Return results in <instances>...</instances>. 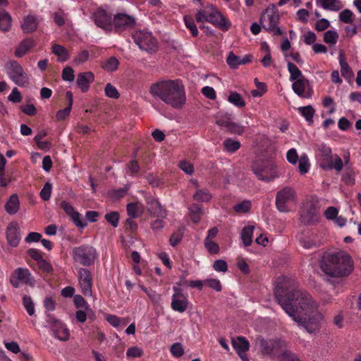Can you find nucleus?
Instances as JSON below:
<instances>
[{
  "label": "nucleus",
  "instance_id": "nucleus-1",
  "mask_svg": "<svg viewBox=\"0 0 361 361\" xmlns=\"http://www.w3.org/2000/svg\"><path fill=\"white\" fill-rule=\"evenodd\" d=\"M274 295L283 310L300 327L310 334L319 330L324 317L317 310L318 304L309 293L298 289L294 279L283 276L279 277Z\"/></svg>",
  "mask_w": 361,
  "mask_h": 361
},
{
  "label": "nucleus",
  "instance_id": "nucleus-2",
  "mask_svg": "<svg viewBox=\"0 0 361 361\" xmlns=\"http://www.w3.org/2000/svg\"><path fill=\"white\" fill-rule=\"evenodd\" d=\"M351 257L343 251L331 253L324 257L321 267L322 271L332 277H345L353 270Z\"/></svg>",
  "mask_w": 361,
  "mask_h": 361
},
{
  "label": "nucleus",
  "instance_id": "nucleus-3",
  "mask_svg": "<svg viewBox=\"0 0 361 361\" xmlns=\"http://www.w3.org/2000/svg\"><path fill=\"white\" fill-rule=\"evenodd\" d=\"M255 345L258 353L263 357L273 360L281 355L282 361H300L296 355L290 351L282 353L286 346V342L279 338H268L258 336Z\"/></svg>",
  "mask_w": 361,
  "mask_h": 361
},
{
  "label": "nucleus",
  "instance_id": "nucleus-4",
  "mask_svg": "<svg viewBox=\"0 0 361 361\" xmlns=\"http://www.w3.org/2000/svg\"><path fill=\"white\" fill-rule=\"evenodd\" d=\"M149 92L174 109L180 107V91L178 80H169L154 83L149 88Z\"/></svg>",
  "mask_w": 361,
  "mask_h": 361
},
{
  "label": "nucleus",
  "instance_id": "nucleus-5",
  "mask_svg": "<svg viewBox=\"0 0 361 361\" xmlns=\"http://www.w3.org/2000/svg\"><path fill=\"white\" fill-rule=\"evenodd\" d=\"M252 171L259 180L269 182L279 176L276 164L271 159H258L252 164Z\"/></svg>",
  "mask_w": 361,
  "mask_h": 361
},
{
  "label": "nucleus",
  "instance_id": "nucleus-6",
  "mask_svg": "<svg viewBox=\"0 0 361 361\" xmlns=\"http://www.w3.org/2000/svg\"><path fill=\"white\" fill-rule=\"evenodd\" d=\"M279 15L277 8L271 5L266 8L260 18V25L273 35H281L282 31L278 26Z\"/></svg>",
  "mask_w": 361,
  "mask_h": 361
},
{
  "label": "nucleus",
  "instance_id": "nucleus-7",
  "mask_svg": "<svg viewBox=\"0 0 361 361\" xmlns=\"http://www.w3.org/2000/svg\"><path fill=\"white\" fill-rule=\"evenodd\" d=\"M209 11H210L209 18H204L203 15L204 13H197V21L198 23L208 22L222 31H227L229 30L231 26V21L218 9L214 6L210 7V8H209Z\"/></svg>",
  "mask_w": 361,
  "mask_h": 361
},
{
  "label": "nucleus",
  "instance_id": "nucleus-8",
  "mask_svg": "<svg viewBox=\"0 0 361 361\" xmlns=\"http://www.w3.org/2000/svg\"><path fill=\"white\" fill-rule=\"evenodd\" d=\"M320 207L319 202L314 198L307 201L300 213V220L305 225H314L319 221Z\"/></svg>",
  "mask_w": 361,
  "mask_h": 361
},
{
  "label": "nucleus",
  "instance_id": "nucleus-9",
  "mask_svg": "<svg viewBox=\"0 0 361 361\" xmlns=\"http://www.w3.org/2000/svg\"><path fill=\"white\" fill-rule=\"evenodd\" d=\"M72 256L75 262L88 267L94 263L97 253L94 247L90 245H82L73 248Z\"/></svg>",
  "mask_w": 361,
  "mask_h": 361
},
{
  "label": "nucleus",
  "instance_id": "nucleus-10",
  "mask_svg": "<svg viewBox=\"0 0 361 361\" xmlns=\"http://www.w3.org/2000/svg\"><path fill=\"white\" fill-rule=\"evenodd\" d=\"M132 37L138 47L147 52H155L157 47L156 39L147 30H137L132 33Z\"/></svg>",
  "mask_w": 361,
  "mask_h": 361
},
{
  "label": "nucleus",
  "instance_id": "nucleus-11",
  "mask_svg": "<svg viewBox=\"0 0 361 361\" xmlns=\"http://www.w3.org/2000/svg\"><path fill=\"white\" fill-rule=\"evenodd\" d=\"M296 200V195L293 188L285 187L278 191L276 196V206L281 212H288L290 209V205L294 204Z\"/></svg>",
  "mask_w": 361,
  "mask_h": 361
},
{
  "label": "nucleus",
  "instance_id": "nucleus-12",
  "mask_svg": "<svg viewBox=\"0 0 361 361\" xmlns=\"http://www.w3.org/2000/svg\"><path fill=\"white\" fill-rule=\"evenodd\" d=\"M7 68L8 75L15 84L20 87H25L28 85V75L20 63L16 61H11Z\"/></svg>",
  "mask_w": 361,
  "mask_h": 361
},
{
  "label": "nucleus",
  "instance_id": "nucleus-13",
  "mask_svg": "<svg viewBox=\"0 0 361 361\" xmlns=\"http://www.w3.org/2000/svg\"><path fill=\"white\" fill-rule=\"evenodd\" d=\"M10 283L14 288H19L23 284L32 287L35 285V279L28 269L19 267L11 274Z\"/></svg>",
  "mask_w": 361,
  "mask_h": 361
},
{
  "label": "nucleus",
  "instance_id": "nucleus-14",
  "mask_svg": "<svg viewBox=\"0 0 361 361\" xmlns=\"http://www.w3.org/2000/svg\"><path fill=\"white\" fill-rule=\"evenodd\" d=\"M135 23L136 20L133 16L119 13L113 18V27L116 32L121 33L126 30L133 28Z\"/></svg>",
  "mask_w": 361,
  "mask_h": 361
},
{
  "label": "nucleus",
  "instance_id": "nucleus-15",
  "mask_svg": "<svg viewBox=\"0 0 361 361\" xmlns=\"http://www.w3.org/2000/svg\"><path fill=\"white\" fill-rule=\"evenodd\" d=\"M78 279L82 293L86 296L92 295V276L91 272L85 268L78 270Z\"/></svg>",
  "mask_w": 361,
  "mask_h": 361
},
{
  "label": "nucleus",
  "instance_id": "nucleus-16",
  "mask_svg": "<svg viewBox=\"0 0 361 361\" xmlns=\"http://www.w3.org/2000/svg\"><path fill=\"white\" fill-rule=\"evenodd\" d=\"M47 322L50 324L54 335L60 341H66L69 339L70 333L66 325L52 317H48Z\"/></svg>",
  "mask_w": 361,
  "mask_h": 361
},
{
  "label": "nucleus",
  "instance_id": "nucleus-17",
  "mask_svg": "<svg viewBox=\"0 0 361 361\" xmlns=\"http://www.w3.org/2000/svg\"><path fill=\"white\" fill-rule=\"evenodd\" d=\"M292 89L300 97L310 98L312 97V90L309 80L305 78L293 81Z\"/></svg>",
  "mask_w": 361,
  "mask_h": 361
},
{
  "label": "nucleus",
  "instance_id": "nucleus-18",
  "mask_svg": "<svg viewBox=\"0 0 361 361\" xmlns=\"http://www.w3.org/2000/svg\"><path fill=\"white\" fill-rule=\"evenodd\" d=\"M93 18L94 23L98 27L105 30H111L113 28V18L105 10H97L94 12Z\"/></svg>",
  "mask_w": 361,
  "mask_h": 361
},
{
  "label": "nucleus",
  "instance_id": "nucleus-19",
  "mask_svg": "<svg viewBox=\"0 0 361 361\" xmlns=\"http://www.w3.org/2000/svg\"><path fill=\"white\" fill-rule=\"evenodd\" d=\"M216 124L231 133L241 134L243 132V127L233 122L228 114L219 117L216 120Z\"/></svg>",
  "mask_w": 361,
  "mask_h": 361
},
{
  "label": "nucleus",
  "instance_id": "nucleus-20",
  "mask_svg": "<svg viewBox=\"0 0 361 361\" xmlns=\"http://www.w3.org/2000/svg\"><path fill=\"white\" fill-rule=\"evenodd\" d=\"M6 235L10 246L16 247L18 245L21 236L20 228L16 223L12 222L8 224L6 228Z\"/></svg>",
  "mask_w": 361,
  "mask_h": 361
},
{
  "label": "nucleus",
  "instance_id": "nucleus-21",
  "mask_svg": "<svg viewBox=\"0 0 361 361\" xmlns=\"http://www.w3.org/2000/svg\"><path fill=\"white\" fill-rule=\"evenodd\" d=\"M39 22L37 16L29 14L23 18L20 26L25 33H32L37 30Z\"/></svg>",
  "mask_w": 361,
  "mask_h": 361
},
{
  "label": "nucleus",
  "instance_id": "nucleus-22",
  "mask_svg": "<svg viewBox=\"0 0 361 361\" xmlns=\"http://www.w3.org/2000/svg\"><path fill=\"white\" fill-rule=\"evenodd\" d=\"M252 56L245 55L240 57L235 55L233 52H230L226 59L228 66L232 69H237L240 65L248 63L251 61Z\"/></svg>",
  "mask_w": 361,
  "mask_h": 361
},
{
  "label": "nucleus",
  "instance_id": "nucleus-23",
  "mask_svg": "<svg viewBox=\"0 0 361 361\" xmlns=\"http://www.w3.org/2000/svg\"><path fill=\"white\" fill-rule=\"evenodd\" d=\"M94 79V75L92 72L80 73L78 75L76 82L81 91L86 92Z\"/></svg>",
  "mask_w": 361,
  "mask_h": 361
},
{
  "label": "nucleus",
  "instance_id": "nucleus-24",
  "mask_svg": "<svg viewBox=\"0 0 361 361\" xmlns=\"http://www.w3.org/2000/svg\"><path fill=\"white\" fill-rule=\"evenodd\" d=\"M148 204V210L150 214L159 218H165L166 216V212L161 204L154 198H149L147 201Z\"/></svg>",
  "mask_w": 361,
  "mask_h": 361
},
{
  "label": "nucleus",
  "instance_id": "nucleus-25",
  "mask_svg": "<svg viewBox=\"0 0 361 361\" xmlns=\"http://www.w3.org/2000/svg\"><path fill=\"white\" fill-rule=\"evenodd\" d=\"M35 46V42L32 38H25L17 47L15 51L16 56L18 58L23 57L30 49H31Z\"/></svg>",
  "mask_w": 361,
  "mask_h": 361
},
{
  "label": "nucleus",
  "instance_id": "nucleus-26",
  "mask_svg": "<svg viewBox=\"0 0 361 361\" xmlns=\"http://www.w3.org/2000/svg\"><path fill=\"white\" fill-rule=\"evenodd\" d=\"M232 345L236 353H246L250 348L249 341L243 336H238L232 339Z\"/></svg>",
  "mask_w": 361,
  "mask_h": 361
},
{
  "label": "nucleus",
  "instance_id": "nucleus-27",
  "mask_svg": "<svg viewBox=\"0 0 361 361\" xmlns=\"http://www.w3.org/2000/svg\"><path fill=\"white\" fill-rule=\"evenodd\" d=\"M20 207V201L17 194H13L10 196L5 205L6 212L11 215L18 212Z\"/></svg>",
  "mask_w": 361,
  "mask_h": 361
},
{
  "label": "nucleus",
  "instance_id": "nucleus-28",
  "mask_svg": "<svg viewBox=\"0 0 361 361\" xmlns=\"http://www.w3.org/2000/svg\"><path fill=\"white\" fill-rule=\"evenodd\" d=\"M317 4L325 10L333 11H338L343 7L339 0H317Z\"/></svg>",
  "mask_w": 361,
  "mask_h": 361
},
{
  "label": "nucleus",
  "instance_id": "nucleus-29",
  "mask_svg": "<svg viewBox=\"0 0 361 361\" xmlns=\"http://www.w3.org/2000/svg\"><path fill=\"white\" fill-rule=\"evenodd\" d=\"M66 96L68 100V106L65 109H61L57 111L56 117L58 121L65 120L69 116V114L71 111V109H72L73 100V94H72L71 92L68 91L66 94Z\"/></svg>",
  "mask_w": 361,
  "mask_h": 361
},
{
  "label": "nucleus",
  "instance_id": "nucleus-30",
  "mask_svg": "<svg viewBox=\"0 0 361 361\" xmlns=\"http://www.w3.org/2000/svg\"><path fill=\"white\" fill-rule=\"evenodd\" d=\"M255 227L253 226H245L241 231L240 238L245 247L250 246L252 242V234Z\"/></svg>",
  "mask_w": 361,
  "mask_h": 361
},
{
  "label": "nucleus",
  "instance_id": "nucleus-31",
  "mask_svg": "<svg viewBox=\"0 0 361 361\" xmlns=\"http://www.w3.org/2000/svg\"><path fill=\"white\" fill-rule=\"evenodd\" d=\"M52 52L58 56V61L60 62L66 61L70 57L68 49L60 44H54L52 47Z\"/></svg>",
  "mask_w": 361,
  "mask_h": 361
},
{
  "label": "nucleus",
  "instance_id": "nucleus-32",
  "mask_svg": "<svg viewBox=\"0 0 361 361\" xmlns=\"http://www.w3.org/2000/svg\"><path fill=\"white\" fill-rule=\"evenodd\" d=\"M180 282H177L173 287L174 293L172 296L171 307L173 310L180 312Z\"/></svg>",
  "mask_w": 361,
  "mask_h": 361
},
{
  "label": "nucleus",
  "instance_id": "nucleus-33",
  "mask_svg": "<svg viewBox=\"0 0 361 361\" xmlns=\"http://www.w3.org/2000/svg\"><path fill=\"white\" fill-rule=\"evenodd\" d=\"M288 71L290 73V80L293 82L295 80L305 78L302 72L299 70L296 65L288 61L287 63Z\"/></svg>",
  "mask_w": 361,
  "mask_h": 361
},
{
  "label": "nucleus",
  "instance_id": "nucleus-34",
  "mask_svg": "<svg viewBox=\"0 0 361 361\" xmlns=\"http://www.w3.org/2000/svg\"><path fill=\"white\" fill-rule=\"evenodd\" d=\"M339 63L341 75L347 80L351 79L353 77V72L342 55H340Z\"/></svg>",
  "mask_w": 361,
  "mask_h": 361
},
{
  "label": "nucleus",
  "instance_id": "nucleus-35",
  "mask_svg": "<svg viewBox=\"0 0 361 361\" xmlns=\"http://www.w3.org/2000/svg\"><path fill=\"white\" fill-rule=\"evenodd\" d=\"M11 25V17L4 10L0 11V29L3 31L9 30Z\"/></svg>",
  "mask_w": 361,
  "mask_h": 361
},
{
  "label": "nucleus",
  "instance_id": "nucleus-36",
  "mask_svg": "<svg viewBox=\"0 0 361 361\" xmlns=\"http://www.w3.org/2000/svg\"><path fill=\"white\" fill-rule=\"evenodd\" d=\"M189 215L192 222L197 224L200 221L202 215V208L200 205L193 204L189 207Z\"/></svg>",
  "mask_w": 361,
  "mask_h": 361
},
{
  "label": "nucleus",
  "instance_id": "nucleus-37",
  "mask_svg": "<svg viewBox=\"0 0 361 361\" xmlns=\"http://www.w3.org/2000/svg\"><path fill=\"white\" fill-rule=\"evenodd\" d=\"M228 101L238 108H243L245 106V102L243 97L236 92H232L230 93L228 97Z\"/></svg>",
  "mask_w": 361,
  "mask_h": 361
},
{
  "label": "nucleus",
  "instance_id": "nucleus-38",
  "mask_svg": "<svg viewBox=\"0 0 361 361\" xmlns=\"http://www.w3.org/2000/svg\"><path fill=\"white\" fill-rule=\"evenodd\" d=\"M343 164L342 159L337 155L335 154L331 160L328 161L326 166L323 165L324 169H334L337 171H341L343 169Z\"/></svg>",
  "mask_w": 361,
  "mask_h": 361
},
{
  "label": "nucleus",
  "instance_id": "nucleus-39",
  "mask_svg": "<svg viewBox=\"0 0 361 361\" xmlns=\"http://www.w3.org/2000/svg\"><path fill=\"white\" fill-rule=\"evenodd\" d=\"M251 207V202L248 200H245L235 204L233 207V209L237 214H245L250 210Z\"/></svg>",
  "mask_w": 361,
  "mask_h": 361
},
{
  "label": "nucleus",
  "instance_id": "nucleus-40",
  "mask_svg": "<svg viewBox=\"0 0 361 361\" xmlns=\"http://www.w3.org/2000/svg\"><path fill=\"white\" fill-rule=\"evenodd\" d=\"M310 168L309 158L306 154H302L298 161V169L301 174L307 173Z\"/></svg>",
  "mask_w": 361,
  "mask_h": 361
},
{
  "label": "nucleus",
  "instance_id": "nucleus-41",
  "mask_svg": "<svg viewBox=\"0 0 361 361\" xmlns=\"http://www.w3.org/2000/svg\"><path fill=\"white\" fill-rule=\"evenodd\" d=\"M338 37L336 30H329L324 32L323 40L326 44L335 45L338 42Z\"/></svg>",
  "mask_w": 361,
  "mask_h": 361
},
{
  "label": "nucleus",
  "instance_id": "nucleus-42",
  "mask_svg": "<svg viewBox=\"0 0 361 361\" xmlns=\"http://www.w3.org/2000/svg\"><path fill=\"white\" fill-rule=\"evenodd\" d=\"M298 111L307 122L312 123L315 111L312 106L300 107Z\"/></svg>",
  "mask_w": 361,
  "mask_h": 361
},
{
  "label": "nucleus",
  "instance_id": "nucleus-43",
  "mask_svg": "<svg viewBox=\"0 0 361 361\" xmlns=\"http://www.w3.org/2000/svg\"><path fill=\"white\" fill-rule=\"evenodd\" d=\"M254 81L257 90H252L251 94L255 97H262L267 91V85L264 82H259L257 78H255Z\"/></svg>",
  "mask_w": 361,
  "mask_h": 361
},
{
  "label": "nucleus",
  "instance_id": "nucleus-44",
  "mask_svg": "<svg viewBox=\"0 0 361 361\" xmlns=\"http://www.w3.org/2000/svg\"><path fill=\"white\" fill-rule=\"evenodd\" d=\"M193 199L198 202H209L212 199V195L207 190L200 189L193 195Z\"/></svg>",
  "mask_w": 361,
  "mask_h": 361
},
{
  "label": "nucleus",
  "instance_id": "nucleus-45",
  "mask_svg": "<svg viewBox=\"0 0 361 361\" xmlns=\"http://www.w3.org/2000/svg\"><path fill=\"white\" fill-rule=\"evenodd\" d=\"M118 60L115 56H111L103 63L102 68L107 71L112 72L118 68Z\"/></svg>",
  "mask_w": 361,
  "mask_h": 361
},
{
  "label": "nucleus",
  "instance_id": "nucleus-46",
  "mask_svg": "<svg viewBox=\"0 0 361 361\" xmlns=\"http://www.w3.org/2000/svg\"><path fill=\"white\" fill-rule=\"evenodd\" d=\"M141 205L137 202H130L127 204V213L130 218H137L140 212Z\"/></svg>",
  "mask_w": 361,
  "mask_h": 361
},
{
  "label": "nucleus",
  "instance_id": "nucleus-47",
  "mask_svg": "<svg viewBox=\"0 0 361 361\" xmlns=\"http://www.w3.org/2000/svg\"><path fill=\"white\" fill-rule=\"evenodd\" d=\"M70 218L79 229H84L87 225V222L82 219V215L76 211L70 216Z\"/></svg>",
  "mask_w": 361,
  "mask_h": 361
},
{
  "label": "nucleus",
  "instance_id": "nucleus-48",
  "mask_svg": "<svg viewBox=\"0 0 361 361\" xmlns=\"http://www.w3.org/2000/svg\"><path fill=\"white\" fill-rule=\"evenodd\" d=\"M224 145L226 151L231 153L236 152L240 147V143L238 140H234L231 138L226 139L224 142Z\"/></svg>",
  "mask_w": 361,
  "mask_h": 361
},
{
  "label": "nucleus",
  "instance_id": "nucleus-49",
  "mask_svg": "<svg viewBox=\"0 0 361 361\" xmlns=\"http://www.w3.org/2000/svg\"><path fill=\"white\" fill-rule=\"evenodd\" d=\"M204 245L207 252L211 255H216L220 251L219 245L212 240L204 239Z\"/></svg>",
  "mask_w": 361,
  "mask_h": 361
},
{
  "label": "nucleus",
  "instance_id": "nucleus-50",
  "mask_svg": "<svg viewBox=\"0 0 361 361\" xmlns=\"http://www.w3.org/2000/svg\"><path fill=\"white\" fill-rule=\"evenodd\" d=\"M353 13L349 9H345L342 11L339 14L340 21L347 24H351L353 23Z\"/></svg>",
  "mask_w": 361,
  "mask_h": 361
},
{
  "label": "nucleus",
  "instance_id": "nucleus-51",
  "mask_svg": "<svg viewBox=\"0 0 361 361\" xmlns=\"http://www.w3.org/2000/svg\"><path fill=\"white\" fill-rule=\"evenodd\" d=\"M104 219L114 228H116L118 225L120 216H119V214L117 212H111L106 213L105 214Z\"/></svg>",
  "mask_w": 361,
  "mask_h": 361
},
{
  "label": "nucleus",
  "instance_id": "nucleus-52",
  "mask_svg": "<svg viewBox=\"0 0 361 361\" xmlns=\"http://www.w3.org/2000/svg\"><path fill=\"white\" fill-rule=\"evenodd\" d=\"M23 305L29 315L32 316L34 314L35 307H34L33 301L30 296L23 295Z\"/></svg>",
  "mask_w": 361,
  "mask_h": 361
},
{
  "label": "nucleus",
  "instance_id": "nucleus-53",
  "mask_svg": "<svg viewBox=\"0 0 361 361\" xmlns=\"http://www.w3.org/2000/svg\"><path fill=\"white\" fill-rule=\"evenodd\" d=\"M184 23L186 27L190 31L193 37H197L198 35V30L193 19L191 17L185 16Z\"/></svg>",
  "mask_w": 361,
  "mask_h": 361
},
{
  "label": "nucleus",
  "instance_id": "nucleus-54",
  "mask_svg": "<svg viewBox=\"0 0 361 361\" xmlns=\"http://www.w3.org/2000/svg\"><path fill=\"white\" fill-rule=\"evenodd\" d=\"M128 171L130 174L133 176H136L138 175L140 171V166L137 160L133 159L129 161L127 165Z\"/></svg>",
  "mask_w": 361,
  "mask_h": 361
},
{
  "label": "nucleus",
  "instance_id": "nucleus-55",
  "mask_svg": "<svg viewBox=\"0 0 361 361\" xmlns=\"http://www.w3.org/2000/svg\"><path fill=\"white\" fill-rule=\"evenodd\" d=\"M339 209L336 207H329L324 212V216L326 219L334 221L338 216Z\"/></svg>",
  "mask_w": 361,
  "mask_h": 361
},
{
  "label": "nucleus",
  "instance_id": "nucleus-56",
  "mask_svg": "<svg viewBox=\"0 0 361 361\" xmlns=\"http://www.w3.org/2000/svg\"><path fill=\"white\" fill-rule=\"evenodd\" d=\"M90 57L89 51L87 50H82L78 53V54L74 58L73 63L75 65H80L86 62Z\"/></svg>",
  "mask_w": 361,
  "mask_h": 361
},
{
  "label": "nucleus",
  "instance_id": "nucleus-57",
  "mask_svg": "<svg viewBox=\"0 0 361 361\" xmlns=\"http://www.w3.org/2000/svg\"><path fill=\"white\" fill-rule=\"evenodd\" d=\"M105 94L106 97L113 99H118L120 96L117 89L111 83H107L104 89Z\"/></svg>",
  "mask_w": 361,
  "mask_h": 361
},
{
  "label": "nucleus",
  "instance_id": "nucleus-58",
  "mask_svg": "<svg viewBox=\"0 0 361 361\" xmlns=\"http://www.w3.org/2000/svg\"><path fill=\"white\" fill-rule=\"evenodd\" d=\"M51 190H52V185L49 182L46 183L44 185L43 188L40 191L39 195H40L41 198L44 201L49 200L51 197Z\"/></svg>",
  "mask_w": 361,
  "mask_h": 361
},
{
  "label": "nucleus",
  "instance_id": "nucleus-59",
  "mask_svg": "<svg viewBox=\"0 0 361 361\" xmlns=\"http://www.w3.org/2000/svg\"><path fill=\"white\" fill-rule=\"evenodd\" d=\"M299 241L300 245L305 249H312L319 245L315 240L310 237L302 238Z\"/></svg>",
  "mask_w": 361,
  "mask_h": 361
},
{
  "label": "nucleus",
  "instance_id": "nucleus-60",
  "mask_svg": "<svg viewBox=\"0 0 361 361\" xmlns=\"http://www.w3.org/2000/svg\"><path fill=\"white\" fill-rule=\"evenodd\" d=\"M322 105L324 108H328L329 114H332L336 111L335 103L331 97H325L322 100Z\"/></svg>",
  "mask_w": 361,
  "mask_h": 361
},
{
  "label": "nucleus",
  "instance_id": "nucleus-61",
  "mask_svg": "<svg viewBox=\"0 0 361 361\" xmlns=\"http://www.w3.org/2000/svg\"><path fill=\"white\" fill-rule=\"evenodd\" d=\"M38 267L42 271L46 274H51L53 272V267L49 262L44 258L37 263Z\"/></svg>",
  "mask_w": 361,
  "mask_h": 361
},
{
  "label": "nucleus",
  "instance_id": "nucleus-62",
  "mask_svg": "<svg viewBox=\"0 0 361 361\" xmlns=\"http://www.w3.org/2000/svg\"><path fill=\"white\" fill-rule=\"evenodd\" d=\"M204 285L208 287L215 290L217 292H219L222 289V286L219 280L216 279H209L204 281Z\"/></svg>",
  "mask_w": 361,
  "mask_h": 361
},
{
  "label": "nucleus",
  "instance_id": "nucleus-63",
  "mask_svg": "<svg viewBox=\"0 0 361 361\" xmlns=\"http://www.w3.org/2000/svg\"><path fill=\"white\" fill-rule=\"evenodd\" d=\"M286 159L290 164L293 165H295L298 162L300 157L295 148H292L287 152Z\"/></svg>",
  "mask_w": 361,
  "mask_h": 361
},
{
  "label": "nucleus",
  "instance_id": "nucleus-64",
  "mask_svg": "<svg viewBox=\"0 0 361 361\" xmlns=\"http://www.w3.org/2000/svg\"><path fill=\"white\" fill-rule=\"evenodd\" d=\"M75 78L74 71L70 66H66L62 71V79L65 81L72 82Z\"/></svg>",
  "mask_w": 361,
  "mask_h": 361
}]
</instances>
